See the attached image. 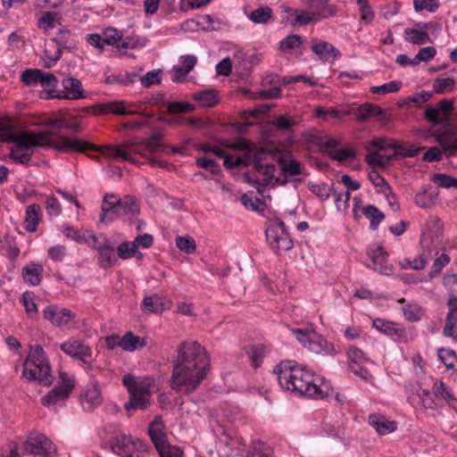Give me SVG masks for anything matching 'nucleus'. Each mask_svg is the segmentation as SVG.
I'll list each match as a JSON object with an SVG mask.
<instances>
[{
	"label": "nucleus",
	"mask_w": 457,
	"mask_h": 457,
	"mask_svg": "<svg viewBox=\"0 0 457 457\" xmlns=\"http://www.w3.org/2000/svg\"><path fill=\"white\" fill-rule=\"evenodd\" d=\"M172 362L170 386L184 395H190L197 389L211 367L205 348L197 342H182Z\"/></svg>",
	"instance_id": "f257e3e1"
},
{
	"label": "nucleus",
	"mask_w": 457,
	"mask_h": 457,
	"mask_svg": "<svg viewBox=\"0 0 457 457\" xmlns=\"http://www.w3.org/2000/svg\"><path fill=\"white\" fill-rule=\"evenodd\" d=\"M274 372L282 387L298 393L300 395L324 399L333 393V388L328 384H315L313 377L309 371L299 365H292L289 361L278 364Z\"/></svg>",
	"instance_id": "f03ea898"
},
{
	"label": "nucleus",
	"mask_w": 457,
	"mask_h": 457,
	"mask_svg": "<svg viewBox=\"0 0 457 457\" xmlns=\"http://www.w3.org/2000/svg\"><path fill=\"white\" fill-rule=\"evenodd\" d=\"M30 351L23 362L22 377L28 381H36L43 386L54 382L51 367L46 354L40 345L29 346Z\"/></svg>",
	"instance_id": "7ed1b4c3"
},
{
	"label": "nucleus",
	"mask_w": 457,
	"mask_h": 457,
	"mask_svg": "<svg viewBox=\"0 0 457 457\" xmlns=\"http://www.w3.org/2000/svg\"><path fill=\"white\" fill-rule=\"evenodd\" d=\"M122 383L129 393V401L125 403V409L128 412L137 409H145L149 404L148 396L151 395V387L154 380L145 378L141 381H137L131 374H126L122 378Z\"/></svg>",
	"instance_id": "20e7f679"
},
{
	"label": "nucleus",
	"mask_w": 457,
	"mask_h": 457,
	"mask_svg": "<svg viewBox=\"0 0 457 457\" xmlns=\"http://www.w3.org/2000/svg\"><path fill=\"white\" fill-rule=\"evenodd\" d=\"M37 134L44 135L50 145H46L45 148H52L59 152H68L73 150L76 152L86 154L87 151H98L100 147L90 142L80 140V139H71L70 137H62L57 135L54 130L48 129Z\"/></svg>",
	"instance_id": "39448f33"
},
{
	"label": "nucleus",
	"mask_w": 457,
	"mask_h": 457,
	"mask_svg": "<svg viewBox=\"0 0 457 457\" xmlns=\"http://www.w3.org/2000/svg\"><path fill=\"white\" fill-rule=\"evenodd\" d=\"M453 110L454 102L453 100L443 99L436 103L435 107L427 105L423 117L434 126L442 125L443 127H449L457 122V120H453L454 116L453 119L449 117Z\"/></svg>",
	"instance_id": "423d86ee"
},
{
	"label": "nucleus",
	"mask_w": 457,
	"mask_h": 457,
	"mask_svg": "<svg viewBox=\"0 0 457 457\" xmlns=\"http://www.w3.org/2000/svg\"><path fill=\"white\" fill-rule=\"evenodd\" d=\"M23 453L29 457H50L56 447L45 435L32 432L22 443Z\"/></svg>",
	"instance_id": "0eeeda50"
},
{
	"label": "nucleus",
	"mask_w": 457,
	"mask_h": 457,
	"mask_svg": "<svg viewBox=\"0 0 457 457\" xmlns=\"http://www.w3.org/2000/svg\"><path fill=\"white\" fill-rule=\"evenodd\" d=\"M111 447L114 453L122 457H140L139 453H145L148 448L143 440L125 435L115 438Z\"/></svg>",
	"instance_id": "6e6552de"
},
{
	"label": "nucleus",
	"mask_w": 457,
	"mask_h": 457,
	"mask_svg": "<svg viewBox=\"0 0 457 457\" xmlns=\"http://www.w3.org/2000/svg\"><path fill=\"white\" fill-rule=\"evenodd\" d=\"M60 378L62 379V383H58L51 391L47 393V395L42 398L41 403L45 407L54 406L58 403L68 399L71 394L74 388V382L67 378L65 372H60Z\"/></svg>",
	"instance_id": "1a4fd4ad"
},
{
	"label": "nucleus",
	"mask_w": 457,
	"mask_h": 457,
	"mask_svg": "<svg viewBox=\"0 0 457 457\" xmlns=\"http://www.w3.org/2000/svg\"><path fill=\"white\" fill-rule=\"evenodd\" d=\"M277 226H270L266 229V237L271 246L277 251H287L293 247V241L289 238L284 222L277 219Z\"/></svg>",
	"instance_id": "9d476101"
},
{
	"label": "nucleus",
	"mask_w": 457,
	"mask_h": 457,
	"mask_svg": "<svg viewBox=\"0 0 457 457\" xmlns=\"http://www.w3.org/2000/svg\"><path fill=\"white\" fill-rule=\"evenodd\" d=\"M147 433L160 457H183V452L169 443L163 430H147Z\"/></svg>",
	"instance_id": "9b49d317"
},
{
	"label": "nucleus",
	"mask_w": 457,
	"mask_h": 457,
	"mask_svg": "<svg viewBox=\"0 0 457 457\" xmlns=\"http://www.w3.org/2000/svg\"><path fill=\"white\" fill-rule=\"evenodd\" d=\"M69 31H61L60 37L51 39L46 45L45 53V67H52L62 56V49L65 47L66 36L69 35Z\"/></svg>",
	"instance_id": "f8f14e48"
},
{
	"label": "nucleus",
	"mask_w": 457,
	"mask_h": 457,
	"mask_svg": "<svg viewBox=\"0 0 457 457\" xmlns=\"http://www.w3.org/2000/svg\"><path fill=\"white\" fill-rule=\"evenodd\" d=\"M373 326L380 332L395 337V340L401 342L408 341L406 329L401 324L384 319L377 318L373 320Z\"/></svg>",
	"instance_id": "ddd939ff"
},
{
	"label": "nucleus",
	"mask_w": 457,
	"mask_h": 457,
	"mask_svg": "<svg viewBox=\"0 0 457 457\" xmlns=\"http://www.w3.org/2000/svg\"><path fill=\"white\" fill-rule=\"evenodd\" d=\"M62 90H58L53 98L77 100L85 98L80 80L73 77L64 79L62 82Z\"/></svg>",
	"instance_id": "4468645a"
},
{
	"label": "nucleus",
	"mask_w": 457,
	"mask_h": 457,
	"mask_svg": "<svg viewBox=\"0 0 457 457\" xmlns=\"http://www.w3.org/2000/svg\"><path fill=\"white\" fill-rule=\"evenodd\" d=\"M46 145H50V144L44 135L30 130L19 132L17 146L23 148L25 151H33L32 148L35 146L46 147Z\"/></svg>",
	"instance_id": "2eb2a0df"
},
{
	"label": "nucleus",
	"mask_w": 457,
	"mask_h": 457,
	"mask_svg": "<svg viewBox=\"0 0 457 457\" xmlns=\"http://www.w3.org/2000/svg\"><path fill=\"white\" fill-rule=\"evenodd\" d=\"M123 101L108 102L95 106H89L84 109L86 112H93L95 114L113 113L116 115H132L137 113L134 111H129L123 107Z\"/></svg>",
	"instance_id": "dca6fc26"
},
{
	"label": "nucleus",
	"mask_w": 457,
	"mask_h": 457,
	"mask_svg": "<svg viewBox=\"0 0 457 457\" xmlns=\"http://www.w3.org/2000/svg\"><path fill=\"white\" fill-rule=\"evenodd\" d=\"M449 312L445 320L444 335L457 341V296L452 295L448 300Z\"/></svg>",
	"instance_id": "f3484780"
},
{
	"label": "nucleus",
	"mask_w": 457,
	"mask_h": 457,
	"mask_svg": "<svg viewBox=\"0 0 457 457\" xmlns=\"http://www.w3.org/2000/svg\"><path fill=\"white\" fill-rule=\"evenodd\" d=\"M44 318L54 326L62 327L67 325L73 318L75 314L67 309H62L57 311L55 306H48L43 311Z\"/></svg>",
	"instance_id": "a211bd4d"
},
{
	"label": "nucleus",
	"mask_w": 457,
	"mask_h": 457,
	"mask_svg": "<svg viewBox=\"0 0 457 457\" xmlns=\"http://www.w3.org/2000/svg\"><path fill=\"white\" fill-rule=\"evenodd\" d=\"M171 302L166 298L154 294L145 296L142 302V310L148 313H162L170 309Z\"/></svg>",
	"instance_id": "6ab92c4d"
},
{
	"label": "nucleus",
	"mask_w": 457,
	"mask_h": 457,
	"mask_svg": "<svg viewBox=\"0 0 457 457\" xmlns=\"http://www.w3.org/2000/svg\"><path fill=\"white\" fill-rule=\"evenodd\" d=\"M321 447L329 452L341 451L346 445L345 436L338 430H326V435L320 439Z\"/></svg>",
	"instance_id": "aec40b11"
},
{
	"label": "nucleus",
	"mask_w": 457,
	"mask_h": 457,
	"mask_svg": "<svg viewBox=\"0 0 457 457\" xmlns=\"http://www.w3.org/2000/svg\"><path fill=\"white\" fill-rule=\"evenodd\" d=\"M61 349L68 355L82 361L83 362H87L86 358L91 356L90 348L77 340L62 344Z\"/></svg>",
	"instance_id": "412c9836"
},
{
	"label": "nucleus",
	"mask_w": 457,
	"mask_h": 457,
	"mask_svg": "<svg viewBox=\"0 0 457 457\" xmlns=\"http://www.w3.org/2000/svg\"><path fill=\"white\" fill-rule=\"evenodd\" d=\"M114 214L119 215L120 212L126 215L137 216L140 212L139 204L135 196L127 195L116 202Z\"/></svg>",
	"instance_id": "4be33fe9"
},
{
	"label": "nucleus",
	"mask_w": 457,
	"mask_h": 457,
	"mask_svg": "<svg viewBox=\"0 0 457 457\" xmlns=\"http://www.w3.org/2000/svg\"><path fill=\"white\" fill-rule=\"evenodd\" d=\"M350 369L357 375L367 378L368 370L362 366L363 353L357 347L352 346L347 351Z\"/></svg>",
	"instance_id": "5701e85b"
},
{
	"label": "nucleus",
	"mask_w": 457,
	"mask_h": 457,
	"mask_svg": "<svg viewBox=\"0 0 457 457\" xmlns=\"http://www.w3.org/2000/svg\"><path fill=\"white\" fill-rule=\"evenodd\" d=\"M433 394L436 400H445L449 406L457 411V398L453 395L452 390L442 381H436L433 385Z\"/></svg>",
	"instance_id": "b1692460"
},
{
	"label": "nucleus",
	"mask_w": 457,
	"mask_h": 457,
	"mask_svg": "<svg viewBox=\"0 0 457 457\" xmlns=\"http://www.w3.org/2000/svg\"><path fill=\"white\" fill-rule=\"evenodd\" d=\"M305 348L313 355H326L335 353L333 345L329 344L319 334L317 338H312Z\"/></svg>",
	"instance_id": "393cba45"
},
{
	"label": "nucleus",
	"mask_w": 457,
	"mask_h": 457,
	"mask_svg": "<svg viewBox=\"0 0 457 457\" xmlns=\"http://www.w3.org/2000/svg\"><path fill=\"white\" fill-rule=\"evenodd\" d=\"M44 268L40 263L31 262L22 269V277L26 283L37 286L43 278Z\"/></svg>",
	"instance_id": "a878e982"
},
{
	"label": "nucleus",
	"mask_w": 457,
	"mask_h": 457,
	"mask_svg": "<svg viewBox=\"0 0 457 457\" xmlns=\"http://www.w3.org/2000/svg\"><path fill=\"white\" fill-rule=\"evenodd\" d=\"M192 98L199 102L201 106L208 108L214 107L220 101L219 91L214 88L196 92L192 95Z\"/></svg>",
	"instance_id": "bb28decb"
},
{
	"label": "nucleus",
	"mask_w": 457,
	"mask_h": 457,
	"mask_svg": "<svg viewBox=\"0 0 457 457\" xmlns=\"http://www.w3.org/2000/svg\"><path fill=\"white\" fill-rule=\"evenodd\" d=\"M370 256L372 260L375 270H378L381 273L386 275H388L392 271L391 267L385 265L387 262L388 254L383 246H378L372 250Z\"/></svg>",
	"instance_id": "cd10ccee"
},
{
	"label": "nucleus",
	"mask_w": 457,
	"mask_h": 457,
	"mask_svg": "<svg viewBox=\"0 0 457 457\" xmlns=\"http://www.w3.org/2000/svg\"><path fill=\"white\" fill-rule=\"evenodd\" d=\"M312 50L323 62H333L339 54V51L328 42L312 45Z\"/></svg>",
	"instance_id": "c85d7f7f"
},
{
	"label": "nucleus",
	"mask_w": 457,
	"mask_h": 457,
	"mask_svg": "<svg viewBox=\"0 0 457 457\" xmlns=\"http://www.w3.org/2000/svg\"><path fill=\"white\" fill-rule=\"evenodd\" d=\"M84 402L87 404V409L92 410L103 402L101 389L96 383L89 386L84 393Z\"/></svg>",
	"instance_id": "c756f323"
},
{
	"label": "nucleus",
	"mask_w": 457,
	"mask_h": 457,
	"mask_svg": "<svg viewBox=\"0 0 457 457\" xmlns=\"http://www.w3.org/2000/svg\"><path fill=\"white\" fill-rule=\"evenodd\" d=\"M436 141L442 145V149L446 157L454 156L457 154V139L452 144L451 141V131L447 129L435 136Z\"/></svg>",
	"instance_id": "7c9ffc66"
},
{
	"label": "nucleus",
	"mask_w": 457,
	"mask_h": 457,
	"mask_svg": "<svg viewBox=\"0 0 457 457\" xmlns=\"http://www.w3.org/2000/svg\"><path fill=\"white\" fill-rule=\"evenodd\" d=\"M99 253V265L104 269L111 268L116 262L114 248L106 241L102 246L97 247Z\"/></svg>",
	"instance_id": "2f4dec72"
},
{
	"label": "nucleus",
	"mask_w": 457,
	"mask_h": 457,
	"mask_svg": "<svg viewBox=\"0 0 457 457\" xmlns=\"http://www.w3.org/2000/svg\"><path fill=\"white\" fill-rule=\"evenodd\" d=\"M390 149L393 151L391 154L387 155L388 160H392L393 158L400 155L402 157H414L418 154L419 151L421 148H415L412 145L409 143L405 144H392L389 145Z\"/></svg>",
	"instance_id": "473e14b6"
},
{
	"label": "nucleus",
	"mask_w": 457,
	"mask_h": 457,
	"mask_svg": "<svg viewBox=\"0 0 457 457\" xmlns=\"http://www.w3.org/2000/svg\"><path fill=\"white\" fill-rule=\"evenodd\" d=\"M41 208L39 204H30L27 207L26 217L24 220V228L29 232L37 230V225L39 221V212Z\"/></svg>",
	"instance_id": "72a5a7b5"
},
{
	"label": "nucleus",
	"mask_w": 457,
	"mask_h": 457,
	"mask_svg": "<svg viewBox=\"0 0 457 457\" xmlns=\"http://www.w3.org/2000/svg\"><path fill=\"white\" fill-rule=\"evenodd\" d=\"M146 345L145 337L135 336L131 331L127 332L121 337V348L124 351L133 352L137 348H142Z\"/></svg>",
	"instance_id": "f704fd0d"
},
{
	"label": "nucleus",
	"mask_w": 457,
	"mask_h": 457,
	"mask_svg": "<svg viewBox=\"0 0 457 457\" xmlns=\"http://www.w3.org/2000/svg\"><path fill=\"white\" fill-rule=\"evenodd\" d=\"M363 215L370 220V229H377L381 221L385 219V214L372 204L361 208Z\"/></svg>",
	"instance_id": "c9c22d12"
},
{
	"label": "nucleus",
	"mask_w": 457,
	"mask_h": 457,
	"mask_svg": "<svg viewBox=\"0 0 457 457\" xmlns=\"http://www.w3.org/2000/svg\"><path fill=\"white\" fill-rule=\"evenodd\" d=\"M357 112L356 119L360 121H364L371 117L383 115L384 110L375 104L366 103L358 107Z\"/></svg>",
	"instance_id": "e433bc0d"
},
{
	"label": "nucleus",
	"mask_w": 457,
	"mask_h": 457,
	"mask_svg": "<svg viewBox=\"0 0 457 457\" xmlns=\"http://www.w3.org/2000/svg\"><path fill=\"white\" fill-rule=\"evenodd\" d=\"M265 345H252L245 346V352L251 360L253 368L257 369L262 364V360L265 353Z\"/></svg>",
	"instance_id": "4c0bfd02"
},
{
	"label": "nucleus",
	"mask_w": 457,
	"mask_h": 457,
	"mask_svg": "<svg viewBox=\"0 0 457 457\" xmlns=\"http://www.w3.org/2000/svg\"><path fill=\"white\" fill-rule=\"evenodd\" d=\"M272 448L257 440L253 443V452H245L234 457H272Z\"/></svg>",
	"instance_id": "58836bf2"
},
{
	"label": "nucleus",
	"mask_w": 457,
	"mask_h": 457,
	"mask_svg": "<svg viewBox=\"0 0 457 457\" xmlns=\"http://www.w3.org/2000/svg\"><path fill=\"white\" fill-rule=\"evenodd\" d=\"M404 36L405 40L413 45H423L431 41L429 35L427 31H421L416 29H405Z\"/></svg>",
	"instance_id": "ea45409f"
},
{
	"label": "nucleus",
	"mask_w": 457,
	"mask_h": 457,
	"mask_svg": "<svg viewBox=\"0 0 457 457\" xmlns=\"http://www.w3.org/2000/svg\"><path fill=\"white\" fill-rule=\"evenodd\" d=\"M99 147H100V150H98L97 152H100L102 154H107L108 155L114 157V158L120 157L123 160H126V161L135 163V164L139 163V162L137 159H135L134 157L131 156L130 153L122 149L121 147H117V146H99Z\"/></svg>",
	"instance_id": "a19ab883"
},
{
	"label": "nucleus",
	"mask_w": 457,
	"mask_h": 457,
	"mask_svg": "<svg viewBox=\"0 0 457 457\" xmlns=\"http://www.w3.org/2000/svg\"><path fill=\"white\" fill-rule=\"evenodd\" d=\"M278 164L280 165L281 171L286 176H295L303 173L301 162L295 159L287 162L284 158H279Z\"/></svg>",
	"instance_id": "79ce46f5"
},
{
	"label": "nucleus",
	"mask_w": 457,
	"mask_h": 457,
	"mask_svg": "<svg viewBox=\"0 0 457 457\" xmlns=\"http://www.w3.org/2000/svg\"><path fill=\"white\" fill-rule=\"evenodd\" d=\"M119 147L128 151L130 154H139L142 157L148 158L145 140H129L121 144Z\"/></svg>",
	"instance_id": "37998d69"
},
{
	"label": "nucleus",
	"mask_w": 457,
	"mask_h": 457,
	"mask_svg": "<svg viewBox=\"0 0 457 457\" xmlns=\"http://www.w3.org/2000/svg\"><path fill=\"white\" fill-rule=\"evenodd\" d=\"M368 421L373 428H396L397 427L395 420H389L380 413L370 414Z\"/></svg>",
	"instance_id": "c03bdc74"
},
{
	"label": "nucleus",
	"mask_w": 457,
	"mask_h": 457,
	"mask_svg": "<svg viewBox=\"0 0 457 457\" xmlns=\"http://www.w3.org/2000/svg\"><path fill=\"white\" fill-rule=\"evenodd\" d=\"M163 137V134L154 132L149 137L144 139L147 154L159 152L162 148L165 147L162 143Z\"/></svg>",
	"instance_id": "a18cd8bd"
},
{
	"label": "nucleus",
	"mask_w": 457,
	"mask_h": 457,
	"mask_svg": "<svg viewBox=\"0 0 457 457\" xmlns=\"http://www.w3.org/2000/svg\"><path fill=\"white\" fill-rule=\"evenodd\" d=\"M438 358L447 370L457 369V356L453 350L440 348L438 350Z\"/></svg>",
	"instance_id": "49530a36"
},
{
	"label": "nucleus",
	"mask_w": 457,
	"mask_h": 457,
	"mask_svg": "<svg viewBox=\"0 0 457 457\" xmlns=\"http://www.w3.org/2000/svg\"><path fill=\"white\" fill-rule=\"evenodd\" d=\"M33 154V151H25L23 148L14 145L11 148L10 158L15 162L28 164Z\"/></svg>",
	"instance_id": "de8ad7c7"
},
{
	"label": "nucleus",
	"mask_w": 457,
	"mask_h": 457,
	"mask_svg": "<svg viewBox=\"0 0 457 457\" xmlns=\"http://www.w3.org/2000/svg\"><path fill=\"white\" fill-rule=\"evenodd\" d=\"M331 159L337 162H345L356 158V151L353 148L334 149L328 152Z\"/></svg>",
	"instance_id": "09e8293b"
},
{
	"label": "nucleus",
	"mask_w": 457,
	"mask_h": 457,
	"mask_svg": "<svg viewBox=\"0 0 457 457\" xmlns=\"http://www.w3.org/2000/svg\"><path fill=\"white\" fill-rule=\"evenodd\" d=\"M0 457H29L23 453V445L12 441L6 445V447L0 453Z\"/></svg>",
	"instance_id": "8fccbe9b"
},
{
	"label": "nucleus",
	"mask_w": 457,
	"mask_h": 457,
	"mask_svg": "<svg viewBox=\"0 0 457 457\" xmlns=\"http://www.w3.org/2000/svg\"><path fill=\"white\" fill-rule=\"evenodd\" d=\"M39 83L47 89V93L52 98L53 95L58 91L56 89L58 79L53 73L42 71V79L39 80Z\"/></svg>",
	"instance_id": "3c124183"
},
{
	"label": "nucleus",
	"mask_w": 457,
	"mask_h": 457,
	"mask_svg": "<svg viewBox=\"0 0 457 457\" xmlns=\"http://www.w3.org/2000/svg\"><path fill=\"white\" fill-rule=\"evenodd\" d=\"M292 332L296 336V338L302 345L306 347L312 338H317L318 334L312 328H292Z\"/></svg>",
	"instance_id": "603ef678"
},
{
	"label": "nucleus",
	"mask_w": 457,
	"mask_h": 457,
	"mask_svg": "<svg viewBox=\"0 0 457 457\" xmlns=\"http://www.w3.org/2000/svg\"><path fill=\"white\" fill-rule=\"evenodd\" d=\"M456 178L445 173H435L431 177L433 181L438 187L450 188L454 187Z\"/></svg>",
	"instance_id": "864d4df0"
},
{
	"label": "nucleus",
	"mask_w": 457,
	"mask_h": 457,
	"mask_svg": "<svg viewBox=\"0 0 457 457\" xmlns=\"http://www.w3.org/2000/svg\"><path fill=\"white\" fill-rule=\"evenodd\" d=\"M272 16V10L270 7H262L253 11L250 19L254 23H266Z\"/></svg>",
	"instance_id": "5fc2aeb1"
},
{
	"label": "nucleus",
	"mask_w": 457,
	"mask_h": 457,
	"mask_svg": "<svg viewBox=\"0 0 457 457\" xmlns=\"http://www.w3.org/2000/svg\"><path fill=\"white\" fill-rule=\"evenodd\" d=\"M168 112L171 114L191 112L195 106L187 102H169L167 103Z\"/></svg>",
	"instance_id": "6e6d98bb"
},
{
	"label": "nucleus",
	"mask_w": 457,
	"mask_h": 457,
	"mask_svg": "<svg viewBox=\"0 0 457 457\" xmlns=\"http://www.w3.org/2000/svg\"><path fill=\"white\" fill-rule=\"evenodd\" d=\"M137 78V74L132 73H125V74H119V75H110L106 78L105 83L106 84H121V85H129L135 82V79Z\"/></svg>",
	"instance_id": "4d7b16f0"
},
{
	"label": "nucleus",
	"mask_w": 457,
	"mask_h": 457,
	"mask_svg": "<svg viewBox=\"0 0 457 457\" xmlns=\"http://www.w3.org/2000/svg\"><path fill=\"white\" fill-rule=\"evenodd\" d=\"M177 246L186 253H194L196 250L195 241L191 237H178L176 238Z\"/></svg>",
	"instance_id": "13d9d810"
},
{
	"label": "nucleus",
	"mask_w": 457,
	"mask_h": 457,
	"mask_svg": "<svg viewBox=\"0 0 457 457\" xmlns=\"http://www.w3.org/2000/svg\"><path fill=\"white\" fill-rule=\"evenodd\" d=\"M361 11V20L365 23H370L374 19V12L372 11L371 5L368 0H356Z\"/></svg>",
	"instance_id": "bf43d9fd"
},
{
	"label": "nucleus",
	"mask_w": 457,
	"mask_h": 457,
	"mask_svg": "<svg viewBox=\"0 0 457 457\" xmlns=\"http://www.w3.org/2000/svg\"><path fill=\"white\" fill-rule=\"evenodd\" d=\"M438 193L435 195H428V192L424 190L423 192L418 193L415 195V204L421 208H429L431 207L436 198L437 197Z\"/></svg>",
	"instance_id": "052dcab7"
},
{
	"label": "nucleus",
	"mask_w": 457,
	"mask_h": 457,
	"mask_svg": "<svg viewBox=\"0 0 457 457\" xmlns=\"http://www.w3.org/2000/svg\"><path fill=\"white\" fill-rule=\"evenodd\" d=\"M42 79V71L37 69H29L22 72L21 81L26 85H35Z\"/></svg>",
	"instance_id": "680f3d73"
},
{
	"label": "nucleus",
	"mask_w": 457,
	"mask_h": 457,
	"mask_svg": "<svg viewBox=\"0 0 457 457\" xmlns=\"http://www.w3.org/2000/svg\"><path fill=\"white\" fill-rule=\"evenodd\" d=\"M195 163L198 167L210 169L213 175H218L221 171L219 163L215 160L210 159L206 156L197 158Z\"/></svg>",
	"instance_id": "e2e57ef3"
},
{
	"label": "nucleus",
	"mask_w": 457,
	"mask_h": 457,
	"mask_svg": "<svg viewBox=\"0 0 457 457\" xmlns=\"http://www.w3.org/2000/svg\"><path fill=\"white\" fill-rule=\"evenodd\" d=\"M402 87L400 81H391L382 86H375L370 87V92L373 94H387L397 92Z\"/></svg>",
	"instance_id": "0e129e2a"
},
{
	"label": "nucleus",
	"mask_w": 457,
	"mask_h": 457,
	"mask_svg": "<svg viewBox=\"0 0 457 457\" xmlns=\"http://www.w3.org/2000/svg\"><path fill=\"white\" fill-rule=\"evenodd\" d=\"M455 86V80L453 78L436 79L434 84L435 92L443 94L445 91H452Z\"/></svg>",
	"instance_id": "69168bd1"
},
{
	"label": "nucleus",
	"mask_w": 457,
	"mask_h": 457,
	"mask_svg": "<svg viewBox=\"0 0 457 457\" xmlns=\"http://www.w3.org/2000/svg\"><path fill=\"white\" fill-rule=\"evenodd\" d=\"M426 264L427 257L424 253L420 254L418 258H415L412 261L410 259H405L403 262H401L402 268H411L415 270H423Z\"/></svg>",
	"instance_id": "338daca9"
},
{
	"label": "nucleus",
	"mask_w": 457,
	"mask_h": 457,
	"mask_svg": "<svg viewBox=\"0 0 457 457\" xmlns=\"http://www.w3.org/2000/svg\"><path fill=\"white\" fill-rule=\"evenodd\" d=\"M270 125L276 127L278 129L288 131L295 125V121L290 117L279 115L270 122Z\"/></svg>",
	"instance_id": "774afa93"
}]
</instances>
